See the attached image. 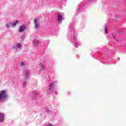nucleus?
<instances>
[{
	"label": "nucleus",
	"instance_id": "f257e3e1",
	"mask_svg": "<svg viewBox=\"0 0 126 126\" xmlns=\"http://www.w3.org/2000/svg\"><path fill=\"white\" fill-rule=\"evenodd\" d=\"M8 97V94L6 93V90L0 92V102H2V100H7Z\"/></svg>",
	"mask_w": 126,
	"mask_h": 126
},
{
	"label": "nucleus",
	"instance_id": "f03ea898",
	"mask_svg": "<svg viewBox=\"0 0 126 126\" xmlns=\"http://www.w3.org/2000/svg\"><path fill=\"white\" fill-rule=\"evenodd\" d=\"M54 86H55V84L51 83L50 85L49 90H47L48 94H51L53 91H54Z\"/></svg>",
	"mask_w": 126,
	"mask_h": 126
},
{
	"label": "nucleus",
	"instance_id": "7ed1b4c3",
	"mask_svg": "<svg viewBox=\"0 0 126 126\" xmlns=\"http://www.w3.org/2000/svg\"><path fill=\"white\" fill-rule=\"evenodd\" d=\"M57 20L58 23H62V22H63V15L58 14L57 16Z\"/></svg>",
	"mask_w": 126,
	"mask_h": 126
},
{
	"label": "nucleus",
	"instance_id": "20e7f679",
	"mask_svg": "<svg viewBox=\"0 0 126 126\" xmlns=\"http://www.w3.org/2000/svg\"><path fill=\"white\" fill-rule=\"evenodd\" d=\"M33 23L34 24V28L35 30H37L39 28V23H38V19H35L33 21Z\"/></svg>",
	"mask_w": 126,
	"mask_h": 126
},
{
	"label": "nucleus",
	"instance_id": "39448f33",
	"mask_svg": "<svg viewBox=\"0 0 126 126\" xmlns=\"http://www.w3.org/2000/svg\"><path fill=\"white\" fill-rule=\"evenodd\" d=\"M26 25H24L21 26L19 30V32H21L24 31V30H26Z\"/></svg>",
	"mask_w": 126,
	"mask_h": 126
},
{
	"label": "nucleus",
	"instance_id": "423d86ee",
	"mask_svg": "<svg viewBox=\"0 0 126 126\" xmlns=\"http://www.w3.org/2000/svg\"><path fill=\"white\" fill-rule=\"evenodd\" d=\"M3 121H4V114L0 113V123H2Z\"/></svg>",
	"mask_w": 126,
	"mask_h": 126
},
{
	"label": "nucleus",
	"instance_id": "0eeeda50",
	"mask_svg": "<svg viewBox=\"0 0 126 126\" xmlns=\"http://www.w3.org/2000/svg\"><path fill=\"white\" fill-rule=\"evenodd\" d=\"M29 74H30L29 70H26L25 72V78H27L29 76Z\"/></svg>",
	"mask_w": 126,
	"mask_h": 126
},
{
	"label": "nucleus",
	"instance_id": "6e6552de",
	"mask_svg": "<svg viewBox=\"0 0 126 126\" xmlns=\"http://www.w3.org/2000/svg\"><path fill=\"white\" fill-rule=\"evenodd\" d=\"M18 20H16L15 22L11 23V27H15L16 26V24L18 23Z\"/></svg>",
	"mask_w": 126,
	"mask_h": 126
},
{
	"label": "nucleus",
	"instance_id": "1a4fd4ad",
	"mask_svg": "<svg viewBox=\"0 0 126 126\" xmlns=\"http://www.w3.org/2000/svg\"><path fill=\"white\" fill-rule=\"evenodd\" d=\"M32 43L35 47H37L39 45V40H34Z\"/></svg>",
	"mask_w": 126,
	"mask_h": 126
},
{
	"label": "nucleus",
	"instance_id": "9d476101",
	"mask_svg": "<svg viewBox=\"0 0 126 126\" xmlns=\"http://www.w3.org/2000/svg\"><path fill=\"white\" fill-rule=\"evenodd\" d=\"M39 67L41 70H44L45 69V65L43 63H40L39 64Z\"/></svg>",
	"mask_w": 126,
	"mask_h": 126
},
{
	"label": "nucleus",
	"instance_id": "9b49d317",
	"mask_svg": "<svg viewBox=\"0 0 126 126\" xmlns=\"http://www.w3.org/2000/svg\"><path fill=\"white\" fill-rule=\"evenodd\" d=\"M21 47H22V44H21V43H18L17 45H15L14 47V49H17V48H19V49H20Z\"/></svg>",
	"mask_w": 126,
	"mask_h": 126
},
{
	"label": "nucleus",
	"instance_id": "f8f14e48",
	"mask_svg": "<svg viewBox=\"0 0 126 126\" xmlns=\"http://www.w3.org/2000/svg\"><path fill=\"white\" fill-rule=\"evenodd\" d=\"M32 97H36V96L37 95V91H34L32 93Z\"/></svg>",
	"mask_w": 126,
	"mask_h": 126
},
{
	"label": "nucleus",
	"instance_id": "ddd939ff",
	"mask_svg": "<svg viewBox=\"0 0 126 126\" xmlns=\"http://www.w3.org/2000/svg\"><path fill=\"white\" fill-rule=\"evenodd\" d=\"M10 25H11V22H9L8 24H7L5 25V27L7 28V29H9Z\"/></svg>",
	"mask_w": 126,
	"mask_h": 126
},
{
	"label": "nucleus",
	"instance_id": "4468645a",
	"mask_svg": "<svg viewBox=\"0 0 126 126\" xmlns=\"http://www.w3.org/2000/svg\"><path fill=\"white\" fill-rule=\"evenodd\" d=\"M104 31L105 33V34H108V28H107V26L105 27V28L104 29Z\"/></svg>",
	"mask_w": 126,
	"mask_h": 126
},
{
	"label": "nucleus",
	"instance_id": "2eb2a0df",
	"mask_svg": "<svg viewBox=\"0 0 126 126\" xmlns=\"http://www.w3.org/2000/svg\"><path fill=\"white\" fill-rule=\"evenodd\" d=\"M116 36H118V33H116V35H113V37L114 38V39H115V40H116L117 42H119V40L116 39Z\"/></svg>",
	"mask_w": 126,
	"mask_h": 126
},
{
	"label": "nucleus",
	"instance_id": "dca6fc26",
	"mask_svg": "<svg viewBox=\"0 0 126 126\" xmlns=\"http://www.w3.org/2000/svg\"><path fill=\"white\" fill-rule=\"evenodd\" d=\"M74 40L75 42V44L74 45V47H75V48H76V47H77V41H76L75 37L74 38Z\"/></svg>",
	"mask_w": 126,
	"mask_h": 126
},
{
	"label": "nucleus",
	"instance_id": "f3484780",
	"mask_svg": "<svg viewBox=\"0 0 126 126\" xmlns=\"http://www.w3.org/2000/svg\"><path fill=\"white\" fill-rule=\"evenodd\" d=\"M27 85V81H25L23 85V87H25Z\"/></svg>",
	"mask_w": 126,
	"mask_h": 126
},
{
	"label": "nucleus",
	"instance_id": "a211bd4d",
	"mask_svg": "<svg viewBox=\"0 0 126 126\" xmlns=\"http://www.w3.org/2000/svg\"><path fill=\"white\" fill-rule=\"evenodd\" d=\"M45 112H46L47 113H51V111L49 109H46Z\"/></svg>",
	"mask_w": 126,
	"mask_h": 126
},
{
	"label": "nucleus",
	"instance_id": "6ab92c4d",
	"mask_svg": "<svg viewBox=\"0 0 126 126\" xmlns=\"http://www.w3.org/2000/svg\"><path fill=\"white\" fill-rule=\"evenodd\" d=\"M21 65H22V66L24 65V62H22V63H21Z\"/></svg>",
	"mask_w": 126,
	"mask_h": 126
},
{
	"label": "nucleus",
	"instance_id": "aec40b11",
	"mask_svg": "<svg viewBox=\"0 0 126 126\" xmlns=\"http://www.w3.org/2000/svg\"><path fill=\"white\" fill-rule=\"evenodd\" d=\"M120 33H122V31H119L118 32V34H120Z\"/></svg>",
	"mask_w": 126,
	"mask_h": 126
},
{
	"label": "nucleus",
	"instance_id": "412c9836",
	"mask_svg": "<svg viewBox=\"0 0 126 126\" xmlns=\"http://www.w3.org/2000/svg\"><path fill=\"white\" fill-rule=\"evenodd\" d=\"M92 1H94V0H90L89 2H92Z\"/></svg>",
	"mask_w": 126,
	"mask_h": 126
},
{
	"label": "nucleus",
	"instance_id": "4be33fe9",
	"mask_svg": "<svg viewBox=\"0 0 126 126\" xmlns=\"http://www.w3.org/2000/svg\"><path fill=\"white\" fill-rule=\"evenodd\" d=\"M78 10L79 11V9H78Z\"/></svg>",
	"mask_w": 126,
	"mask_h": 126
}]
</instances>
